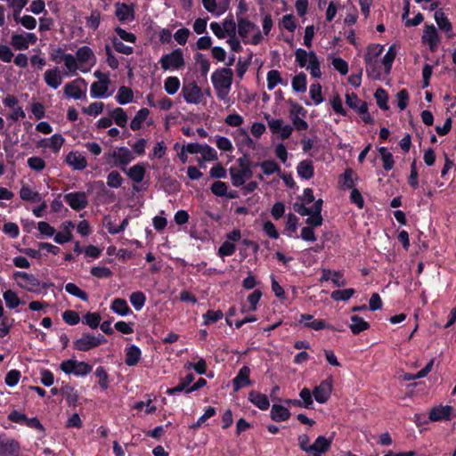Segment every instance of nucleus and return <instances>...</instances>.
Masks as SVG:
<instances>
[{"mask_svg":"<svg viewBox=\"0 0 456 456\" xmlns=\"http://www.w3.org/2000/svg\"><path fill=\"white\" fill-rule=\"evenodd\" d=\"M295 212L302 216H308L305 220L307 226L301 229V238L305 241H315L316 236L314 228L319 227L322 224V200L319 199L311 207H304L302 205H293Z\"/></svg>","mask_w":456,"mask_h":456,"instance_id":"obj_1","label":"nucleus"},{"mask_svg":"<svg viewBox=\"0 0 456 456\" xmlns=\"http://www.w3.org/2000/svg\"><path fill=\"white\" fill-rule=\"evenodd\" d=\"M233 72L229 68L216 69L211 75V82L216 97L226 103L230 102L229 94L232 89Z\"/></svg>","mask_w":456,"mask_h":456,"instance_id":"obj_2","label":"nucleus"},{"mask_svg":"<svg viewBox=\"0 0 456 456\" xmlns=\"http://www.w3.org/2000/svg\"><path fill=\"white\" fill-rule=\"evenodd\" d=\"M237 35L245 45H256L262 42L263 36L258 26L248 18L237 14Z\"/></svg>","mask_w":456,"mask_h":456,"instance_id":"obj_3","label":"nucleus"},{"mask_svg":"<svg viewBox=\"0 0 456 456\" xmlns=\"http://www.w3.org/2000/svg\"><path fill=\"white\" fill-rule=\"evenodd\" d=\"M383 49V45H370L368 46L364 55L366 71L370 77L375 79L379 78L380 76L378 58L382 53Z\"/></svg>","mask_w":456,"mask_h":456,"instance_id":"obj_4","label":"nucleus"},{"mask_svg":"<svg viewBox=\"0 0 456 456\" xmlns=\"http://www.w3.org/2000/svg\"><path fill=\"white\" fill-rule=\"evenodd\" d=\"M76 57L80 66V71L84 73L90 71L96 64V56L89 46L79 47L76 52Z\"/></svg>","mask_w":456,"mask_h":456,"instance_id":"obj_5","label":"nucleus"},{"mask_svg":"<svg viewBox=\"0 0 456 456\" xmlns=\"http://www.w3.org/2000/svg\"><path fill=\"white\" fill-rule=\"evenodd\" d=\"M181 95L189 104H200L204 96L201 88L195 82L183 83Z\"/></svg>","mask_w":456,"mask_h":456,"instance_id":"obj_6","label":"nucleus"},{"mask_svg":"<svg viewBox=\"0 0 456 456\" xmlns=\"http://www.w3.org/2000/svg\"><path fill=\"white\" fill-rule=\"evenodd\" d=\"M61 370L66 374H74L76 376H85L92 371V366L85 362L77 360H66L60 365Z\"/></svg>","mask_w":456,"mask_h":456,"instance_id":"obj_7","label":"nucleus"},{"mask_svg":"<svg viewBox=\"0 0 456 456\" xmlns=\"http://www.w3.org/2000/svg\"><path fill=\"white\" fill-rule=\"evenodd\" d=\"M265 118L267 121L270 131L274 134H279L282 140L289 138L292 134V126L286 124L283 119L273 118L268 114L265 115Z\"/></svg>","mask_w":456,"mask_h":456,"instance_id":"obj_8","label":"nucleus"},{"mask_svg":"<svg viewBox=\"0 0 456 456\" xmlns=\"http://www.w3.org/2000/svg\"><path fill=\"white\" fill-rule=\"evenodd\" d=\"M161 68L164 70L178 69L184 65L183 54L182 50L176 49L168 54H165L159 60Z\"/></svg>","mask_w":456,"mask_h":456,"instance_id":"obj_9","label":"nucleus"},{"mask_svg":"<svg viewBox=\"0 0 456 456\" xmlns=\"http://www.w3.org/2000/svg\"><path fill=\"white\" fill-rule=\"evenodd\" d=\"M86 83L83 78L75 79L69 83H67L63 88V93L68 98L75 100L86 98Z\"/></svg>","mask_w":456,"mask_h":456,"instance_id":"obj_10","label":"nucleus"},{"mask_svg":"<svg viewBox=\"0 0 456 456\" xmlns=\"http://www.w3.org/2000/svg\"><path fill=\"white\" fill-rule=\"evenodd\" d=\"M106 159H113V166L125 167L134 159L133 152L126 147H119L104 155Z\"/></svg>","mask_w":456,"mask_h":456,"instance_id":"obj_11","label":"nucleus"},{"mask_svg":"<svg viewBox=\"0 0 456 456\" xmlns=\"http://www.w3.org/2000/svg\"><path fill=\"white\" fill-rule=\"evenodd\" d=\"M230 176L233 186L240 187L253 175L251 167H231L229 169Z\"/></svg>","mask_w":456,"mask_h":456,"instance_id":"obj_12","label":"nucleus"},{"mask_svg":"<svg viewBox=\"0 0 456 456\" xmlns=\"http://www.w3.org/2000/svg\"><path fill=\"white\" fill-rule=\"evenodd\" d=\"M64 200L76 211L82 210L88 205L87 195L84 191L67 193L64 195Z\"/></svg>","mask_w":456,"mask_h":456,"instance_id":"obj_13","label":"nucleus"},{"mask_svg":"<svg viewBox=\"0 0 456 456\" xmlns=\"http://www.w3.org/2000/svg\"><path fill=\"white\" fill-rule=\"evenodd\" d=\"M14 278L18 285L28 291H34L40 285L39 281L33 274L25 272L14 273Z\"/></svg>","mask_w":456,"mask_h":456,"instance_id":"obj_14","label":"nucleus"},{"mask_svg":"<svg viewBox=\"0 0 456 456\" xmlns=\"http://www.w3.org/2000/svg\"><path fill=\"white\" fill-rule=\"evenodd\" d=\"M103 340L104 338L102 335L95 337L90 334H85L75 341V347L77 350L86 352L99 346Z\"/></svg>","mask_w":456,"mask_h":456,"instance_id":"obj_15","label":"nucleus"},{"mask_svg":"<svg viewBox=\"0 0 456 456\" xmlns=\"http://www.w3.org/2000/svg\"><path fill=\"white\" fill-rule=\"evenodd\" d=\"M452 410V407L448 405L443 406L440 404L435 406L430 410L428 419L430 421L449 420L451 419Z\"/></svg>","mask_w":456,"mask_h":456,"instance_id":"obj_16","label":"nucleus"},{"mask_svg":"<svg viewBox=\"0 0 456 456\" xmlns=\"http://www.w3.org/2000/svg\"><path fill=\"white\" fill-rule=\"evenodd\" d=\"M61 231L55 232L54 241L58 244H63L72 240V230L74 224L71 221L63 222L61 225Z\"/></svg>","mask_w":456,"mask_h":456,"instance_id":"obj_17","label":"nucleus"},{"mask_svg":"<svg viewBox=\"0 0 456 456\" xmlns=\"http://www.w3.org/2000/svg\"><path fill=\"white\" fill-rule=\"evenodd\" d=\"M146 164H135L128 169L122 168L126 175L134 183H139L142 182L146 174Z\"/></svg>","mask_w":456,"mask_h":456,"instance_id":"obj_18","label":"nucleus"},{"mask_svg":"<svg viewBox=\"0 0 456 456\" xmlns=\"http://www.w3.org/2000/svg\"><path fill=\"white\" fill-rule=\"evenodd\" d=\"M44 78L45 84L53 89H57L62 83V76L57 67L46 70L44 74Z\"/></svg>","mask_w":456,"mask_h":456,"instance_id":"obj_19","label":"nucleus"},{"mask_svg":"<svg viewBox=\"0 0 456 456\" xmlns=\"http://www.w3.org/2000/svg\"><path fill=\"white\" fill-rule=\"evenodd\" d=\"M66 162L75 170H83L87 167L86 159L78 151H70L66 156Z\"/></svg>","mask_w":456,"mask_h":456,"instance_id":"obj_20","label":"nucleus"},{"mask_svg":"<svg viewBox=\"0 0 456 456\" xmlns=\"http://www.w3.org/2000/svg\"><path fill=\"white\" fill-rule=\"evenodd\" d=\"M110 85L109 80L96 81L91 85V97L92 98H106L110 96L111 94L108 93Z\"/></svg>","mask_w":456,"mask_h":456,"instance_id":"obj_21","label":"nucleus"},{"mask_svg":"<svg viewBox=\"0 0 456 456\" xmlns=\"http://www.w3.org/2000/svg\"><path fill=\"white\" fill-rule=\"evenodd\" d=\"M422 40L428 45L431 51H434L437 47L439 37L434 25L426 26Z\"/></svg>","mask_w":456,"mask_h":456,"instance_id":"obj_22","label":"nucleus"},{"mask_svg":"<svg viewBox=\"0 0 456 456\" xmlns=\"http://www.w3.org/2000/svg\"><path fill=\"white\" fill-rule=\"evenodd\" d=\"M332 380L330 379L323 380L313 391L314 399H328L331 395Z\"/></svg>","mask_w":456,"mask_h":456,"instance_id":"obj_23","label":"nucleus"},{"mask_svg":"<svg viewBox=\"0 0 456 456\" xmlns=\"http://www.w3.org/2000/svg\"><path fill=\"white\" fill-rule=\"evenodd\" d=\"M331 441L323 436H319L314 443L310 445L309 449L314 452V456H321L320 453L325 452L329 450Z\"/></svg>","mask_w":456,"mask_h":456,"instance_id":"obj_24","label":"nucleus"},{"mask_svg":"<svg viewBox=\"0 0 456 456\" xmlns=\"http://www.w3.org/2000/svg\"><path fill=\"white\" fill-rule=\"evenodd\" d=\"M115 14L120 21H131L134 20L133 9L126 4H116Z\"/></svg>","mask_w":456,"mask_h":456,"instance_id":"obj_25","label":"nucleus"},{"mask_svg":"<svg viewBox=\"0 0 456 456\" xmlns=\"http://www.w3.org/2000/svg\"><path fill=\"white\" fill-rule=\"evenodd\" d=\"M346 103L359 113H365L368 110L367 103L359 100L357 95L354 93L346 95Z\"/></svg>","mask_w":456,"mask_h":456,"instance_id":"obj_26","label":"nucleus"},{"mask_svg":"<svg viewBox=\"0 0 456 456\" xmlns=\"http://www.w3.org/2000/svg\"><path fill=\"white\" fill-rule=\"evenodd\" d=\"M20 197L23 200L38 203L42 201L41 195L37 191L32 190L27 184H23L20 190Z\"/></svg>","mask_w":456,"mask_h":456,"instance_id":"obj_27","label":"nucleus"},{"mask_svg":"<svg viewBox=\"0 0 456 456\" xmlns=\"http://www.w3.org/2000/svg\"><path fill=\"white\" fill-rule=\"evenodd\" d=\"M250 370L247 366H243L238 375L233 379V389L239 390L249 383Z\"/></svg>","mask_w":456,"mask_h":456,"instance_id":"obj_28","label":"nucleus"},{"mask_svg":"<svg viewBox=\"0 0 456 456\" xmlns=\"http://www.w3.org/2000/svg\"><path fill=\"white\" fill-rule=\"evenodd\" d=\"M290 416L289 411L280 404H273L271 410V418L276 422H281L288 419Z\"/></svg>","mask_w":456,"mask_h":456,"instance_id":"obj_29","label":"nucleus"},{"mask_svg":"<svg viewBox=\"0 0 456 456\" xmlns=\"http://www.w3.org/2000/svg\"><path fill=\"white\" fill-rule=\"evenodd\" d=\"M20 450V445L18 442L14 439L4 441H0V456L3 455H14Z\"/></svg>","mask_w":456,"mask_h":456,"instance_id":"obj_30","label":"nucleus"},{"mask_svg":"<svg viewBox=\"0 0 456 456\" xmlns=\"http://www.w3.org/2000/svg\"><path fill=\"white\" fill-rule=\"evenodd\" d=\"M297 175L303 179H310L314 176V165L311 160H303L297 167Z\"/></svg>","mask_w":456,"mask_h":456,"instance_id":"obj_31","label":"nucleus"},{"mask_svg":"<svg viewBox=\"0 0 456 456\" xmlns=\"http://www.w3.org/2000/svg\"><path fill=\"white\" fill-rule=\"evenodd\" d=\"M434 364V360H430L428 363L421 370H419L416 374H410V373H403L399 377L401 379L405 381H411L418 379H422L426 377L432 370Z\"/></svg>","mask_w":456,"mask_h":456,"instance_id":"obj_32","label":"nucleus"},{"mask_svg":"<svg viewBox=\"0 0 456 456\" xmlns=\"http://www.w3.org/2000/svg\"><path fill=\"white\" fill-rule=\"evenodd\" d=\"M141 358V350L134 345L130 346L126 350L125 362L128 366L135 365Z\"/></svg>","mask_w":456,"mask_h":456,"instance_id":"obj_33","label":"nucleus"},{"mask_svg":"<svg viewBox=\"0 0 456 456\" xmlns=\"http://www.w3.org/2000/svg\"><path fill=\"white\" fill-rule=\"evenodd\" d=\"M312 54H316L314 52H306L302 48H298L295 52L296 61L301 68H306L312 61Z\"/></svg>","mask_w":456,"mask_h":456,"instance_id":"obj_34","label":"nucleus"},{"mask_svg":"<svg viewBox=\"0 0 456 456\" xmlns=\"http://www.w3.org/2000/svg\"><path fill=\"white\" fill-rule=\"evenodd\" d=\"M110 309L117 314L121 316L127 315L131 310L125 299L116 298L112 301Z\"/></svg>","mask_w":456,"mask_h":456,"instance_id":"obj_35","label":"nucleus"},{"mask_svg":"<svg viewBox=\"0 0 456 456\" xmlns=\"http://www.w3.org/2000/svg\"><path fill=\"white\" fill-rule=\"evenodd\" d=\"M149 114L150 111L146 108L139 110L130 123L131 129L135 131L141 128L142 124L146 120Z\"/></svg>","mask_w":456,"mask_h":456,"instance_id":"obj_36","label":"nucleus"},{"mask_svg":"<svg viewBox=\"0 0 456 456\" xmlns=\"http://www.w3.org/2000/svg\"><path fill=\"white\" fill-rule=\"evenodd\" d=\"M369 323L358 315H353L351 317L350 329L354 334H359L360 332L369 329Z\"/></svg>","mask_w":456,"mask_h":456,"instance_id":"obj_37","label":"nucleus"},{"mask_svg":"<svg viewBox=\"0 0 456 456\" xmlns=\"http://www.w3.org/2000/svg\"><path fill=\"white\" fill-rule=\"evenodd\" d=\"M134 95L133 92L129 87L121 86L118 89V94L116 95V100L119 104H126L133 101Z\"/></svg>","mask_w":456,"mask_h":456,"instance_id":"obj_38","label":"nucleus"},{"mask_svg":"<svg viewBox=\"0 0 456 456\" xmlns=\"http://www.w3.org/2000/svg\"><path fill=\"white\" fill-rule=\"evenodd\" d=\"M62 61L64 62V65L69 73L74 75L77 69L80 70V66L76 56L70 53H65L62 58Z\"/></svg>","mask_w":456,"mask_h":456,"instance_id":"obj_39","label":"nucleus"},{"mask_svg":"<svg viewBox=\"0 0 456 456\" xmlns=\"http://www.w3.org/2000/svg\"><path fill=\"white\" fill-rule=\"evenodd\" d=\"M266 79L267 88L269 91L273 90L277 85L283 84L281 73L276 69H272L268 71Z\"/></svg>","mask_w":456,"mask_h":456,"instance_id":"obj_40","label":"nucleus"},{"mask_svg":"<svg viewBox=\"0 0 456 456\" xmlns=\"http://www.w3.org/2000/svg\"><path fill=\"white\" fill-rule=\"evenodd\" d=\"M222 25L226 37H229L237 35V21H235L232 17H227L224 19Z\"/></svg>","mask_w":456,"mask_h":456,"instance_id":"obj_41","label":"nucleus"},{"mask_svg":"<svg viewBox=\"0 0 456 456\" xmlns=\"http://www.w3.org/2000/svg\"><path fill=\"white\" fill-rule=\"evenodd\" d=\"M130 302L132 304V305L134 306V308L136 310V311H140L142 309V307L144 306L145 305V302H146V297L145 295L141 292V291H135V292H133L131 295H130Z\"/></svg>","mask_w":456,"mask_h":456,"instance_id":"obj_42","label":"nucleus"},{"mask_svg":"<svg viewBox=\"0 0 456 456\" xmlns=\"http://www.w3.org/2000/svg\"><path fill=\"white\" fill-rule=\"evenodd\" d=\"M65 290L69 295L78 297L85 302L88 301V295L84 290L80 289L75 283H67L65 285Z\"/></svg>","mask_w":456,"mask_h":456,"instance_id":"obj_43","label":"nucleus"},{"mask_svg":"<svg viewBox=\"0 0 456 456\" xmlns=\"http://www.w3.org/2000/svg\"><path fill=\"white\" fill-rule=\"evenodd\" d=\"M355 293L354 289H338L332 291L330 297L335 301H347Z\"/></svg>","mask_w":456,"mask_h":456,"instance_id":"obj_44","label":"nucleus"},{"mask_svg":"<svg viewBox=\"0 0 456 456\" xmlns=\"http://www.w3.org/2000/svg\"><path fill=\"white\" fill-rule=\"evenodd\" d=\"M292 88L295 92L305 93L306 91V76H305V74L299 73L293 77Z\"/></svg>","mask_w":456,"mask_h":456,"instance_id":"obj_45","label":"nucleus"},{"mask_svg":"<svg viewBox=\"0 0 456 456\" xmlns=\"http://www.w3.org/2000/svg\"><path fill=\"white\" fill-rule=\"evenodd\" d=\"M379 152L383 161V167L385 170H391L394 167V158L391 152L385 147H380Z\"/></svg>","mask_w":456,"mask_h":456,"instance_id":"obj_46","label":"nucleus"},{"mask_svg":"<svg viewBox=\"0 0 456 456\" xmlns=\"http://www.w3.org/2000/svg\"><path fill=\"white\" fill-rule=\"evenodd\" d=\"M396 52L395 47L392 45L389 47L387 53L381 60V64L384 66L385 72L388 74L391 70L392 63L395 58Z\"/></svg>","mask_w":456,"mask_h":456,"instance_id":"obj_47","label":"nucleus"},{"mask_svg":"<svg viewBox=\"0 0 456 456\" xmlns=\"http://www.w3.org/2000/svg\"><path fill=\"white\" fill-rule=\"evenodd\" d=\"M257 166L261 167L263 174L266 175H273L276 172L279 173L281 171L279 165L273 160H265L258 163Z\"/></svg>","mask_w":456,"mask_h":456,"instance_id":"obj_48","label":"nucleus"},{"mask_svg":"<svg viewBox=\"0 0 456 456\" xmlns=\"http://www.w3.org/2000/svg\"><path fill=\"white\" fill-rule=\"evenodd\" d=\"M3 297L5 301L7 307H9L10 309H13L20 304V300L18 295L11 289H8L5 292H4Z\"/></svg>","mask_w":456,"mask_h":456,"instance_id":"obj_49","label":"nucleus"},{"mask_svg":"<svg viewBox=\"0 0 456 456\" xmlns=\"http://www.w3.org/2000/svg\"><path fill=\"white\" fill-rule=\"evenodd\" d=\"M435 20L440 29L449 32L452 30V24L441 10L435 13Z\"/></svg>","mask_w":456,"mask_h":456,"instance_id":"obj_50","label":"nucleus"},{"mask_svg":"<svg viewBox=\"0 0 456 456\" xmlns=\"http://www.w3.org/2000/svg\"><path fill=\"white\" fill-rule=\"evenodd\" d=\"M111 118L120 127H125L127 123V116L123 109L116 108L111 112Z\"/></svg>","mask_w":456,"mask_h":456,"instance_id":"obj_51","label":"nucleus"},{"mask_svg":"<svg viewBox=\"0 0 456 456\" xmlns=\"http://www.w3.org/2000/svg\"><path fill=\"white\" fill-rule=\"evenodd\" d=\"M180 87V80L176 77H168L164 82L165 91L168 94H175Z\"/></svg>","mask_w":456,"mask_h":456,"instance_id":"obj_52","label":"nucleus"},{"mask_svg":"<svg viewBox=\"0 0 456 456\" xmlns=\"http://www.w3.org/2000/svg\"><path fill=\"white\" fill-rule=\"evenodd\" d=\"M64 143V138L59 134H54L48 139L46 146L53 152H58Z\"/></svg>","mask_w":456,"mask_h":456,"instance_id":"obj_53","label":"nucleus"},{"mask_svg":"<svg viewBox=\"0 0 456 456\" xmlns=\"http://www.w3.org/2000/svg\"><path fill=\"white\" fill-rule=\"evenodd\" d=\"M317 200H314V191L310 188H306L303 191V195L299 198V201L295 202L293 205H302L304 207H307V205L312 204L313 205Z\"/></svg>","mask_w":456,"mask_h":456,"instance_id":"obj_54","label":"nucleus"},{"mask_svg":"<svg viewBox=\"0 0 456 456\" xmlns=\"http://www.w3.org/2000/svg\"><path fill=\"white\" fill-rule=\"evenodd\" d=\"M305 69L310 71L312 77L315 78L321 77L320 61L316 54H312V61H310Z\"/></svg>","mask_w":456,"mask_h":456,"instance_id":"obj_55","label":"nucleus"},{"mask_svg":"<svg viewBox=\"0 0 456 456\" xmlns=\"http://www.w3.org/2000/svg\"><path fill=\"white\" fill-rule=\"evenodd\" d=\"M123 177L118 171H111L107 175V185L111 188H119L123 183Z\"/></svg>","mask_w":456,"mask_h":456,"instance_id":"obj_56","label":"nucleus"},{"mask_svg":"<svg viewBox=\"0 0 456 456\" xmlns=\"http://www.w3.org/2000/svg\"><path fill=\"white\" fill-rule=\"evenodd\" d=\"M11 45L16 50H26L28 49V44L25 39L24 34H13L11 38Z\"/></svg>","mask_w":456,"mask_h":456,"instance_id":"obj_57","label":"nucleus"},{"mask_svg":"<svg viewBox=\"0 0 456 456\" xmlns=\"http://www.w3.org/2000/svg\"><path fill=\"white\" fill-rule=\"evenodd\" d=\"M101 22V13L97 10H93L90 13V16L86 18V26L95 30L99 28Z\"/></svg>","mask_w":456,"mask_h":456,"instance_id":"obj_58","label":"nucleus"},{"mask_svg":"<svg viewBox=\"0 0 456 456\" xmlns=\"http://www.w3.org/2000/svg\"><path fill=\"white\" fill-rule=\"evenodd\" d=\"M200 154L203 161H213L217 159V152L214 148L208 144H203Z\"/></svg>","mask_w":456,"mask_h":456,"instance_id":"obj_59","label":"nucleus"},{"mask_svg":"<svg viewBox=\"0 0 456 456\" xmlns=\"http://www.w3.org/2000/svg\"><path fill=\"white\" fill-rule=\"evenodd\" d=\"M104 104L102 102H95L91 103L88 107L83 108V112L94 117L98 116L103 111Z\"/></svg>","mask_w":456,"mask_h":456,"instance_id":"obj_60","label":"nucleus"},{"mask_svg":"<svg viewBox=\"0 0 456 456\" xmlns=\"http://www.w3.org/2000/svg\"><path fill=\"white\" fill-rule=\"evenodd\" d=\"M309 94L312 100L314 102L316 105L323 102V98L322 96V86L320 84L311 85Z\"/></svg>","mask_w":456,"mask_h":456,"instance_id":"obj_61","label":"nucleus"},{"mask_svg":"<svg viewBox=\"0 0 456 456\" xmlns=\"http://www.w3.org/2000/svg\"><path fill=\"white\" fill-rule=\"evenodd\" d=\"M204 325H208L210 323L216 322L217 321L223 318V312L220 310L217 311H208L204 315Z\"/></svg>","mask_w":456,"mask_h":456,"instance_id":"obj_62","label":"nucleus"},{"mask_svg":"<svg viewBox=\"0 0 456 456\" xmlns=\"http://www.w3.org/2000/svg\"><path fill=\"white\" fill-rule=\"evenodd\" d=\"M354 171L352 169H346L341 176L340 184L343 188L350 189L354 187Z\"/></svg>","mask_w":456,"mask_h":456,"instance_id":"obj_63","label":"nucleus"},{"mask_svg":"<svg viewBox=\"0 0 456 456\" xmlns=\"http://www.w3.org/2000/svg\"><path fill=\"white\" fill-rule=\"evenodd\" d=\"M101 322V315L97 313H87L84 316V323L89 327L95 329L99 326Z\"/></svg>","mask_w":456,"mask_h":456,"instance_id":"obj_64","label":"nucleus"}]
</instances>
